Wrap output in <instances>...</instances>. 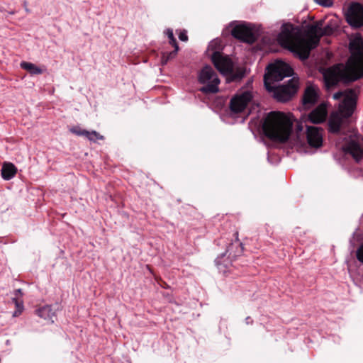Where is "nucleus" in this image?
I'll list each match as a JSON object with an SVG mask.
<instances>
[{
	"mask_svg": "<svg viewBox=\"0 0 363 363\" xmlns=\"http://www.w3.org/2000/svg\"><path fill=\"white\" fill-rule=\"evenodd\" d=\"M327 115L326 105L320 104L308 114V120L312 123L320 124L325 121Z\"/></svg>",
	"mask_w": 363,
	"mask_h": 363,
	"instance_id": "nucleus-16",
	"label": "nucleus"
},
{
	"mask_svg": "<svg viewBox=\"0 0 363 363\" xmlns=\"http://www.w3.org/2000/svg\"><path fill=\"white\" fill-rule=\"evenodd\" d=\"M216 264H217L218 265L219 264H218V259H216Z\"/></svg>",
	"mask_w": 363,
	"mask_h": 363,
	"instance_id": "nucleus-34",
	"label": "nucleus"
},
{
	"mask_svg": "<svg viewBox=\"0 0 363 363\" xmlns=\"http://www.w3.org/2000/svg\"><path fill=\"white\" fill-rule=\"evenodd\" d=\"M343 95V93L342 92H337V93H335L334 94V98L336 99H340V97Z\"/></svg>",
	"mask_w": 363,
	"mask_h": 363,
	"instance_id": "nucleus-32",
	"label": "nucleus"
},
{
	"mask_svg": "<svg viewBox=\"0 0 363 363\" xmlns=\"http://www.w3.org/2000/svg\"><path fill=\"white\" fill-rule=\"evenodd\" d=\"M323 26V21L308 25L305 30L307 39H305L301 30L291 24L281 30L277 40L282 48L293 52L300 60H305L309 57L311 50L319 45L320 38L333 35L337 28V26L332 23Z\"/></svg>",
	"mask_w": 363,
	"mask_h": 363,
	"instance_id": "nucleus-1",
	"label": "nucleus"
},
{
	"mask_svg": "<svg viewBox=\"0 0 363 363\" xmlns=\"http://www.w3.org/2000/svg\"><path fill=\"white\" fill-rule=\"evenodd\" d=\"M298 89V82L294 78L289 79L286 84L271 85V89H267L272 93L273 97L279 102H286L291 99Z\"/></svg>",
	"mask_w": 363,
	"mask_h": 363,
	"instance_id": "nucleus-6",
	"label": "nucleus"
},
{
	"mask_svg": "<svg viewBox=\"0 0 363 363\" xmlns=\"http://www.w3.org/2000/svg\"><path fill=\"white\" fill-rule=\"evenodd\" d=\"M252 99V94L250 91L236 94L230 99L229 106L230 111L233 113L242 112Z\"/></svg>",
	"mask_w": 363,
	"mask_h": 363,
	"instance_id": "nucleus-10",
	"label": "nucleus"
},
{
	"mask_svg": "<svg viewBox=\"0 0 363 363\" xmlns=\"http://www.w3.org/2000/svg\"><path fill=\"white\" fill-rule=\"evenodd\" d=\"M14 294L18 296H22L23 295V292H22V290L21 289H16L14 291Z\"/></svg>",
	"mask_w": 363,
	"mask_h": 363,
	"instance_id": "nucleus-30",
	"label": "nucleus"
},
{
	"mask_svg": "<svg viewBox=\"0 0 363 363\" xmlns=\"http://www.w3.org/2000/svg\"><path fill=\"white\" fill-rule=\"evenodd\" d=\"M234 244L233 243H231L230 244V245L228 247L227 250H226V252H229V255H231V250H232V248L233 247Z\"/></svg>",
	"mask_w": 363,
	"mask_h": 363,
	"instance_id": "nucleus-31",
	"label": "nucleus"
},
{
	"mask_svg": "<svg viewBox=\"0 0 363 363\" xmlns=\"http://www.w3.org/2000/svg\"><path fill=\"white\" fill-rule=\"evenodd\" d=\"M293 74V69L284 62L277 61L269 64L264 76V84L266 89H271V85H274L275 82H280L286 77L292 76Z\"/></svg>",
	"mask_w": 363,
	"mask_h": 363,
	"instance_id": "nucleus-4",
	"label": "nucleus"
},
{
	"mask_svg": "<svg viewBox=\"0 0 363 363\" xmlns=\"http://www.w3.org/2000/svg\"><path fill=\"white\" fill-rule=\"evenodd\" d=\"M198 82L203 84L199 89L203 94H216L219 91L218 85L220 82L217 73L209 66H204L198 74Z\"/></svg>",
	"mask_w": 363,
	"mask_h": 363,
	"instance_id": "nucleus-5",
	"label": "nucleus"
},
{
	"mask_svg": "<svg viewBox=\"0 0 363 363\" xmlns=\"http://www.w3.org/2000/svg\"><path fill=\"white\" fill-rule=\"evenodd\" d=\"M315 1H316L318 4H319L320 5H322V6H328V1L330 0H314Z\"/></svg>",
	"mask_w": 363,
	"mask_h": 363,
	"instance_id": "nucleus-27",
	"label": "nucleus"
},
{
	"mask_svg": "<svg viewBox=\"0 0 363 363\" xmlns=\"http://www.w3.org/2000/svg\"><path fill=\"white\" fill-rule=\"evenodd\" d=\"M179 49V47H176L172 52H163L161 56V64L165 65L170 60L175 58Z\"/></svg>",
	"mask_w": 363,
	"mask_h": 363,
	"instance_id": "nucleus-20",
	"label": "nucleus"
},
{
	"mask_svg": "<svg viewBox=\"0 0 363 363\" xmlns=\"http://www.w3.org/2000/svg\"><path fill=\"white\" fill-rule=\"evenodd\" d=\"M357 258L360 262L363 263V244L357 250Z\"/></svg>",
	"mask_w": 363,
	"mask_h": 363,
	"instance_id": "nucleus-25",
	"label": "nucleus"
},
{
	"mask_svg": "<svg viewBox=\"0 0 363 363\" xmlns=\"http://www.w3.org/2000/svg\"><path fill=\"white\" fill-rule=\"evenodd\" d=\"M342 151L345 155H350L354 160L359 163L363 160V147L354 139H351L342 146Z\"/></svg>",
	"mask_w": 363,
	"mask_h": 363,
	"instance_id": "nucleus-12",
	"label": "nucleus"
},
{
	"mask_svg": "<svg viewBox=\"0 0 363 363\" xmlns=\"http://www.w3.org/2000/svg\"><path fill=\"white\" fill-rule=\"evenodd\" d=\"M347 23L354 28L363 26V5L359 2H352L345 12Z\"/></svg>",
	"mask_w": 363,
	"mask_h": 363,
	"instance_id": "nucleus-8",
	"label": "nucleus"
},
{
	"mask_svg": "<svg viewBox=\"0 0 363 363\" xmlns=\"http://www.w3.org/2000/svg\"><path fill=\"white\" fill-rule=\"evenodd\" d=\"M231 35L240 41L248 44H253L257 40L252 28L247 23L236 24L231 30Z\"/></svg>",
	"mask_w": 363,
	"mask_h": 363,
	"instance_id": "nucleus-9",
	"label": "nucleus"
},
{
	"mask_svg": "<svg viewBox=\"0 0 363 363\" xmlns=\"http://www.w3.org/2000/svg\"><path fill=\"white\" fill-rule=\"evenodd\" d=\"M318 88L313 85L308 86L303 95V105L306 108L311 107L318 101Z\"/></svg>",
	"mask_w": 363,
	"mask_h": 363,
	"instance_id": "nucleus-15",
	"label": "nucleus"
},
{
	"mask_svg": "<svg viewBox=\"0 0 363 363\" xmlns=\"http://www.w3.org/2000/svg\"><path fill=\"white\" fill-rule=\"evenodd\" d=\"M211 61L215 67L223 75H230L233 79L241 78L242 74H235L233 73V63L231 59L224 55L223 53L215 51L212 54Z\"/></svg>",
	"mask_w": 363,
	"mask_h": 363,
	"instance_id": "nucleus-7",
	"label": "nucleus"
},
{
	"mask_svg": "<svg viewBox=\"0 0 363 363\" xmlns=\"http://www.w3.org/2000/svg\"><path fill=\"white\" fill-rule=\"evenodd\" d=\"M235 235L236 237V242H238V232H235Z\"/></svg>",
	"mask_w": 363,
	"mask_h": 363,
	"instance_id": "nucleus-33",
	"label": "nucleus"
},
{
	"mask_svg": "<svg viewBox=\"0 0 363 363\" xmlns=\"http://www.w3.org/2000/svg\"><path fill=\"white\" fill-rule=\"evenodd\" d=\"M293 123L284 113L272 111L264 119V135L272 141L285 143L292 132Z\"/></svg>",
	"mask_w": 363,
	"mask_h": 363,
	"instance_id": "nucleus-3",
	"label": "nucleus"
},
{
	"mask_svg": "<svg viewBox=\"0 0 363 363\" xmlns=\"http://www.w3.org/2000/svg\"><path fill=\"white\" fill-rule=\"evenodd\" d=\"M179 38L180 40L186 42L188 41V35H187V31L186 30H181L179 32Z\"/></svg>",
	"mask_w": 363,
	"mask_h": 363,
	"instance_id": "nucleus-24",
	"label": "nucleus"
},
{
	"mask_svg": "<svg viewBox=\"0 0 363 363\" xmlns=\"http://www.w3.org/2000/svg\"><path fill=\"white\" fill-rule=\"evenodd\" d=\"M164 33L169 38V43L174 48H176V47H179L177 41L174 35L173 30L171 28H167Z\"/></svg>",
	"mask_w": 363,
	"mask_h": 363,
	"instance_id": "nucleus-22",
	"label": "nucleus"
},
{
	"mask_svg": "<svg viewBox=\"0 0 363 363\" xmlns=\"http://www.w3.org/2000/svg\"><path fill=\"white\" fill-rule=\"evenodd\" d=\"M350 56L345 65L333 66L324 74L327 88H330L340 82L350 83L363 77V39L355 37L349 44Z\"/></svg>",
	"mask_w": 363,
	"mask_h": 363,
	"instance_id": "nucleus-2",
	"label": "nucleus"
},
{
	"mask_svg": "<svg viewBox=\"0 0 363 363\" xmlns=\"http://www.w3.org/2000/svg\"><path fill=\"white\" fill-rule=\"evenodd\" d=\"M36 314L48 321H50L51 323H54V318L56 317V313L53 309L52 308V306L50 305L44 306L38 310H36Z\"/></svg>",
	"mask_w": 363,
	"mask_h": 363,
	"instance_id": "nucleus-17",
	"label": "nucleus"
},
{
	"mask_svg": "<svg viewBox=\"0 0 363 363\" xmlns=\"http://www.w3.org/2000/svg\"><path fill=\"white\" fill-rule=\"evenodd\" d=\"M13 302H14V303L16 304V306L19 308L20 306L21 307H23V301H19L18 299L15 297V298H13Z\"/></svg>",
	"mask_w": 363,
	"mask_h": 363,
	"instance_id": "nucleus-26",
	"label": "nucleus"
},
{
	"mask_svg": "<svg viewBox=\"0 0 363 363\" xmlns=\"http://www.w3.org/2000/svg\"><path fill=\"white\" fill-rule=\"evenodd\" d=\"M21 68L26 70L31 75H38L43 73L44 70L40 67L36 66L35 64L23 61L20 64Z\"/></svg>",
	"mask_w": 363,
	"mask_h": 363,
	"instance_id": "nucleus-19",
	"label": "nucleus"
},
{
	"mask_svg": "<svg viewBox=\"0 0 363 363\" xmlns=\"http://www.w3.org/2000/svg\"><path fill=\"white\" fill-rule=\"evenodd\" d=\"M347 118L340 112L331 113L328 121V131L333 134H337L340 130L342 123Z\"/></svg>",
	"mask_w": 363,
	"mask_h": 363,
	"instance_id": "nucleus-14",
	"label": "nucleus"
},
{
	"mask_svg": "<svg viewBox=\"0 0 363 363\" xmlns=\"http://www.w3.org/2000/svg\"><path fill=\"white\" fill-rule=\"evenodd\" d=\"M238 245H239V247H240V249H239V250H238L236 253H235V254L233 255V256H238V255H239L240 254L242 253V252H243V249H244V248H243L242 243V242H239V243H238Z\"/></svg>",
	"mask_w": 363,
	"mask_h": 363,
	"instance_id": "nucleus-28",
	"label": "nucleus"
},
{
	"mask_svg": "<svg viewBox=\"0 0 363 363\" xmlns=\"http://www.w3.org/2000/svg\"><path fill=\"white\" fill-rule=\"evenodd\" d=\"M17 173L16 167L11 162H4L1 168V177L4 180H10Z\"/></svg>",
	"mask_w": 363,
	"mask_h": 363,
	"instance_id": "nucleus-18",
	"label": "nucleus"
},
{
	"mask_svg": "<svg viewBox=\"0 0 363 363\" xmlns=\"http://www.w3.org/2000/svg\"><path fill=\"white\" fill-rule=\"evenodd\" d=\"M85 137L91 142H96V140H104V137L101 135L96 130L89 131L87 130V133Z\"/></svg>",
	"mask_w": 363,
	"mask_h": 363,
	"instance_id": "nucleus-21",
	"label": "nucleus"
},
{
	"mask_svg": "<svg viewBox=\"0 0 363 363\" xmlns=\"http://www.w3.org/2000/svg\"><path fill=\"white\" fill-rule=\"evenodd\" d=\"M70 131L72 133H74L78 136H84L85 137V135L87 133L86 130L82 129L79 126H74V127L70 129Z\"/></svg>",
	"mask_w": 363,
	"mask_h": 363,
	"instance_id": "nucleus-23",
	"label": "nucleus"
},
{
	"mask_svg": "<svg viewBox=\"0 0 363 363\" xmlns=\"http://www.w3.org/2000/svg\"><path fill=\"white\" fill-rule=\"evenodd\" d=\"M245 323H246L247 325L252 324V323H253V320L251 318V317L247 316V317L245 318Z\"/></svg>",
	"mask_w": 363,
	"mask_h": 363,
	"instance_id": "nucleus-29",
	"label": "nucleus"
},
{
	"mask_svg": "<svg viewBox=\"0 0 363 363\" xmlns=\"http://www.w3.org/2000/svg\"><path fill=\"white\" fill-rule=\"evenodd\" d=\"M307 142L310 147L319 148L323 145V129L319 127L307 126Z\"/></svg>",
	"mask_w": 363,
	"mask_h": 363,
	"instance_id": "nucleus-13",
	"label": "nucleus"
},
{
	"mask_svg": "<svg viewBox=\"0 0 363 363\" xmlns=\"http://www.w3.org/2000/svg\"><path fill=\"white\" fill-rule=\"evenodd\" d=\"M344 99L340 106V113L345 118L350 117L357 105V96L353 89H349L344 93Z\"/></svg>",
	"mask_w": 363,
	"mask_h": 363,
	"instance_id": "nucleus-11",
	"label": "nucleus"
}]
</instances>
